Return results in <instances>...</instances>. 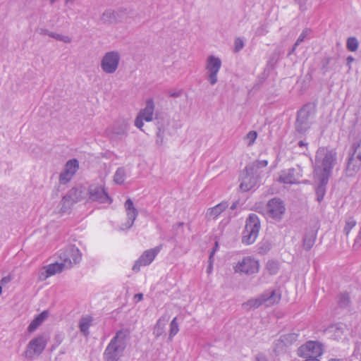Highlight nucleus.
Returning <instances> with one entry per match:
<instances>
[{"label":"nucleus","instance_id":"obj_1","mask_svg":"<svg viewBox=\"0 0 361 361\" xmlns=\"http://www.w3.org/2000/svg\"><path fill=\"white\" fill-rule=\"evenodd\" d=\"M336 160V153L325 147L317 151L314 177L321 178L322 181L329 179Z\"/></svg>","mask_w":361,"mask_h":361},{"label":"nucleus","instance_id":"obj_2","mask_svg":"<svg viewBox=\"0 0 361 361\" xmlns=\"http://www.w3.org/2000/svg\"><path fill=\"white\" fill-rule=\"evenodd\" d=\"M128 334L126 331H118L111 340L104 353L106 361H117L123 355L128 343Z\"/></svg>","mask_w":361,"mask_h":361},{"label":"nucleus","instance_id":"obj_3","mask_svg":"<svg viewBox=\"0 0 361 361\" xmlns=\"http://www.w3.org/2000/svg\"><path fill=\"white\" fill-rule=\"evenodd\" d=\"M281 294L279 290L269 288L263 292L259 296L251 298L247 302L243 303V309L250 310L257 309L262 305L270 307L277 304L281 300Z\"/></svg>","mask_w":361,"mask_h":361},{"label":"nucleus","instance_id":"obj_4","mask_svg":"<svg viewBox=\"0 0 361 361\" xmlns=\"http://www.w3.org/2000/svg\"><path fill=\"white\" fill-rule=\"evenodd\" d=\"M259 219L255 214H251L246 219L245 228L242 233V243L249 245L254 243L260 230Z\"/></svg>","mask_w":361,"mask_h":361},{"label":"nucleus","instance_id":"obj_5","mask_svg":"<svg viewBox=\"0 0 361 361\" xmlns=\"http://www.w3.org/2000/svg\"><path fill=\"white\" fill-rule=\"evenodd\" d=\"M221 66L222 62L219 57L211 54L206 58L204 68L207 80L211 85H214L218 82V73Z\"/></svg>","mask_w":361,"mask_h":361},{"label":"nucleus","instance_id":"obj_6","mask_svg":"<svg viewBox=\"0 0 361 361\" xmlns=\"http://www.w3.org/2000/svg\"><path fill=\"white\" fill-rule=\"evenodd\" d=\"M121 61V54L117 51L106 52L101 59L100 67L106 74H113L118 70Z\"/></svg>","mask_w":361,"mask_h":361},{"label":"nucleus","instance_id":"obj_7","mask_svg":"<svg viewBox=\"0 0 361 361\" xmlns=\"http://www.w3.org/2000/svg\"><path fill=\"white\" fill-rule=\"evenodd\" d=\"M235 273L245 275H252L259 272V261L252 257H245L239 260L233 267Z\"/></svg>","mask_w":361,"mask_h":361},{"label":"nucleus","instance_id":"obj_8","mask_svg":"<svg viewBox=\"0 0 361 361\" xmlns=\"http://www.w3.org/2000/svg\"><path fill=\"white\" fill-rule=\"evenodd\" d=\"M285 212V204L280 198H272L267 204L266 214L268 218L277 221H281Z\"/></svg>","mask_w":361,"mask_h":361},{"label":"nucleus","instance_id":"obj_9","mask_svg":"<svg viewBox=\"0 0 361 361\" xmlns=\"http://www.w3.org/2000/svg\"><path fill=\"white\" fill-rule=\"evenodd\" d=\"M81 253L80 250L75 245H69L63 250L59 251V260L62 264L66 263V260L70 262V268L74 264L80 262L81 260Z\"/></svg>","mask_w":361,"mask_h":361},{"label":"nucleus","instance_id":"obj_10","mask_svg":"<svg viewBox=\"0 0 361 361\" xmlns=\"http://www.w3.org/2000/svg\"><path fill=\"white\" fill-rule=\"evenodd\" d=\"M254 167H246L241 175L240 189L243 192H247L254 188L258 183V175L254 171Z\"/></svg>","mask_w":361,"mask_h":361},{"label":"nucleus","instance_id":"obj_11","mask_svg":"<svg viewBox=\"0 0 361 361\" xmlns=\"http://www.w3.org/2000/svg\"><path fill=\"white\" fill-rule=\"evenodd\" d=\"M322 353V345L317 341H312L301 345L298 350V355L302 357H317Z\"/></svg>","mask_w":361,"mask_h":361},{"label":"nucleus","instance_id":"obj_12","mask_svg":"<svg viewBox=\"0 0 361 361\" xmlns=\"http://www.w3.org/2000/svg\"><path fill=\"white\" fill-rule=\"evenodd\" d=\"M87 194L88 195V199L91 201L109 204L111 202V199L102 185L97 184L90 185Z\"/></svg>","mask_w":361,"mask_h":361},{"label":"nucleus","instance_id":"obj_13","mask_svg":"<svg viewBox=\"0 0 361 361\" xmlns=\"http://www.w3.org/2000/svg\"><path fill=\"white\" fill-rule=\"evenodd\" d=\"M128 129V123L126 121H121L108 128L106 133L111 140H119L127 135Z\"/></svg>","mask_w":361,"mask_h":361},{"label":"nucleus","instance_id":"obj_14","mask_svg":"<svg viewBox=\"0 0 361 361\" xmlns=\"http://www.w3.org/2000/svg\"><path fill=\"white\" fill-rule=\"evenodd\" d=\"M161 250V245L157 246L154 248L145 250L139 259L135 262L133 270L135 272L140 271L142 266H147L150 264L158 253Z\"/></svg>","mask_w":361,"mask_h":361},{"label":"nucleus","instance_id":"obj_15","mask_svg":"<svg viewBox=\"0 0 361 361\" xmlns=\"http://www.w3.org/2000/svg\"><path fill=\"white\" fill-rule=\"evenodd\" d=\"M79 169V161L76 159L68 160L64 165L59 175V182L61 184L68 183Z\"/></svg>","mask_w":361,"mask_h":361},{"label":"nucleus","instance_id":"obj_16","mask_svg":"<svg viewBox=\"0 0 361 361\" xmlns=\"http://www.w3.org/2000/svg\"><path fill=\"white\" fill-rule=\"evenodd\" d=\"M47 345V339L41 336L32 339L27 347L25 355L27 357H32L35 355H39L44 350Z\"/></svg>","mask_w":361,"mask_h":361},{"label":"nucleus","instance_id":"obj_17","mask_svg":"<svg viewBox=\"0 0 361 361\" xmlns=\"http://www.w3.org/2000/svg\"><path fill=\"white\" fill-rule=\"evenodd\" d=\"M310 113L305 108L300 109L298 114L295 128L300 133H305L312 123Z\"/></svg>","mask_w":361,"mask_h":361},{"label":"nucleus","instance_id":"obj_18","mask_svg":"<svg viewBox=\"0 0 361 361\" xmlns=\"http://www.w3.org/2000/svg\"><path fill=\"white\" fill-rule=\"evenodd\" d=\"M124 207L127 216V220L124 224L121 225V230L128 229L132 227L138 214L137 209L135 207L134 204L130 199H128L126 201Z\"/></svg>","mask_w":361,"mask_h":361},{"label":"nucleus","instance_id":"obj_19","mask_svg":"<svg viewBox=\"0 0 361 361\" xmlns=\"http://www.w3.org/2000/svg\"><path fill=\"white\" fill-rule=\"evenodd\" d=\"M301 175L295 172L294 169H288L280 172L278 181L283 184H298Z\"/></svg>","mask_w":361,"mask_h":361},{"label":"nucleus","instance_id":"obj_20","mask_svg":"<svg viewBox=\"0 0 361 361\" xmlns=\"http://www.w3.org/2000/svg\"><path fill=\"white\" fill-rule=\"evenodd\" d=\"M347 331L346 326L343 324H333L326 329V333L329 334L336 340L341 338L345 331Z\"/></svg>","mask_w":361,"mask_h":361},{"label":"nucleus","instance_id":"obj_21","mask_svg":"<svg viewBox=\"0 0 361 361\" xmlns=\"http://www.w3.org/2000/svg\"><path fill=\"white\" fill-rule=\"evenodd\" d=\"M298 338V335L295 334H288L282 335L276 343V351H280L283 349V346L290 345Z\"/></svg>","mask_w":361,"mask_h":361},{"label":"nucleus","instance_id":"obj_22","mask_svg":"<svg viewBox=\"0 0 361 361\" xmlns=\"http://www.w3.org/2000/svg\"><path fill=\"white\" fill-rule=\"evenodd\" d=\"M360 166H361V159L350 156L348 159L347 167H346L347 176H355L360 170Z\"/></svg>","mask_w":361,"mask_h":361},{"label":"nucleus","instance_id":"obj_23","mask_svg":"<svg viewBox=\"0 0 361 361\" xmlns=\"http://www.w3.org/2000/svg\"><path fill=\"white\" fill-rule=\"evenodd\" d=\"M226 202H222L217 205L207 209L206 216L209 219H216L227 207Z\"/></svg>","mask_w":361,"mask_h":361},{"label":"nucleus","instance_id":"obj_24","mask_svg":"<svg viewBox=\"0 0 361 361\" xmlns=\"http://www.w3.org/2000/svg\"><path fill=\"white\" fill-rule=\"evenodd\" d=\"M44 267L47 269V272L51 276L56 274L61 273L63 270L70 269V262L66 260V263L62 264L61 262L59 260V262L50 264Z\"/></svg>","mask_w":361,"mask_h":361},{"label":"nucleus","instance_id":"obj_25","mask_svg":"<svg viewBox=\"0 0 361 361\" xmlns=\"http://www.w3.org/2000/svg\"><path fill=\"white\" fill-rule=\"evenodd\" d=\"M169 319V317L167 315H163L157 320L153 329V335L155 338H159L164 334Z\"/></svg>","mask_w":361,"mask_h":361},{"label":"nucleus","instance_id":"obj_26","mask_svg":"<svg viewBox=\"0 0 361 361\" xmlns=\"http://www.w3.org/2000/svg\"><path fill=\"white\" fill-rule=\"evenodd\" d=\"M154 110V104L152 99H149L146 102L145 107L140 111L138 115L142 117L145 121L149 122L153 119Z\"/></svg>","mask_w":361,"mask_h":361},{"label":"nucleus","instance_id":"obj_27","mask_svg":"<svg viewBox=\"0 0 361 361\" xmlns=\"http://www.w3.org/2000/svg\"><path fill=\"white\" fill-rule=\"evenodd\" d=\"M317 230L311 228L305 233L303 238V247L306 250H310L315 243Z\"/></svg>","mask_w":361,"mask_h":361},{"label":"nucleus","instance_id":"obj_28","mask_svg":"<svg viewBox=\"0 0 361 361\" xmlns=\"http://www.w3.org/2000/svg\"><path fill=\"white\" fill-rule=\"evenodd\" d=\"M314 183L317 185L316 191H315L317 200L319 202H320L323 200L324 197L325 195L326 185L327 184L329 179H326L325 181H322V180L321 178H315L314 177Z\"/></svg>","mask_w":361,"mask_h":361},{"label":"nucleus","instance_id":"obj_29","mask_svg":"<svg viewBox=\"0 0 361 361\" xmlns=\"http://www.w3.org/2000/svg\"><path fill=\"white\" fill-rule=\"evenodd\" d=\"M48 316L49 312L47 310L43 311L42 313L38 314L36 317H35V319L31 322V323L28 326V331L30 332L35 331L37 329V327L40 326L46 319H47Z\"/></svg>","mask_w":361,"mask_h":361},{"label":"nucleus","instance_id":"obj_30","mask_svg":"<svg viewBox=\"0 0 361 361\" xmlns=\"http://www.w3.org/2000/svg\"><path fill=\"white\" fill-rule=\"evenodd\" d=\"M92 319L90 316H86L80 319L78 326L80 331L84 336L89 334V328L92 325Z\"/></svg>","mask_w":361,"mask_h":361},{"label":"nucleus","instance_id":"obj_31","mask_svg":"<svg viewBox=\"0 0 361 361\" xmlns=\"http://www.w3.org/2000/svg\"><path fill=\"white\" fill-rule=\"evenodd\" d=\"M169 340L171 341L173 337L178 333L179 331V326L177 322V317H174L170 323L169 325Z\"/></svg>","mask_w":361,"mask_h":361},{"label":"nucleus","instance_id":"obj_32","mask_svg":"<svg viewBox=\"0 0 361 361\" xmlns=\"http://www.w3.org/2000/svg\"><path fill=\"white\" fill-rule=\"evenodd\" d=\"M353 153L350 156L361 159V137L357 138L352 145Z\"/></svg>","mask_w":361,"mask_h":361},{"label":"nucleus","instance_id":"obj_33","mask_svg":"<svg viewBox=\"0 0 361 361\" xmlns=\"http://www.w3.org/2000/svg\"><path fill=\"white\" fill-rule=\"evenodd\" d=\"M126 171L123 168H119L116 170L114 180L117 184H122L126 179Z\"/></svg>","mask_w":361,"mask_h":361},{"label":"nucleus","instance_id":"obj_34","mask_svg":"<svg viewBox=\"0 0 361 361\" xmlns=\"http://www.w3.org/2000/svg\"><path fill=\"white\" fill-rule=\"evenodd\" d=\"M355 225L356 221L353 218H348L345 221V225L343 229L345 234L348 235L350 233V231L355 226Z\"/></svg>","mask_w":361,"mask_h":361},{"label":"nucleus","instance_id":"obj_35","mask_svg":"<svg viewBox=\"0 0 361 361\" xmlns=\"http://www.w3.org/2000/svg\"><path fill=\"white\" fill-rule=\"evenodd\" d=\"M347 48L350 51H355L358 48V41L355 37H349L347 40Z\"/></svg>","mask_w":361,"mask_h":361},{"label":"nucleus","instance_id":"obj_36","mask_svg":"<svg viewBox=\"0 0 361 361\" xmlns=\"http://www.w3.org/2000/svg\"><path fill=\"white\" fill-rule=\"evenodd\" d=\"M50 276V274L47 272V269L44 266L39 270L37 274L38 280L40 281H44Z\"/></svg>","mask_w":361,"mask_h":361},{"label":"nucleus","instance_id":"obj_37","mask_svg":"<svg viewBox=\"0 0 361 361\" xmlns=\"http://www.w3.org/2000/svg\"><path fill=\"white\" fill-rule=\"evenodd\" d=\"M267 269L270 274H275L279 269L278 263L274 261H269L267 264Z\"/></svg>","mask_w":361,"mask_h":361},{"label":"nucleus","instance_id":"obj_38","mask_svg":"<svg viewBox=\"0 0 361 361\" xmlns=\"http://www.w3.org/2000/svg\"><path fill=\"white\" fill-rule=\"evenodd\" d=\"M257 132L253 131V130L250 131L245 137V140L247 141V145H252L255 142V140L257 139Z\"/></svg>","mask_w":361,"mask_h":361},{"label":"nucleus","instance_id":"obj_39","mask_svg":"<svg viewBox=\"0 0 361 361\" xmlns=\"http://www.w3.org/2000/svg\"><path fill=\"white\" fill-rule=\"evenodd\" d=\"M156 142L158 145L161 146L164 144V132L161 129H159L157 133Z\"/></svg>","mask_w":361,"mask_h":361},{"label":"nucleus","instance_id":"obj_40","mask_svg":"<svg viewBox=\"0 0 361 361\" xmlns=\"http://www.w3.org/2000/svg\"><path fill=\"white\" fill-rule=\"evenodd\" d=\"M338 302L341 306L345 307L346 306L349 302V296L347 293H342L339 296Z\"/></svg>","mask_w":361,"mask_h":361},{"label":"nucleus","instance_id":"obj_41","mask_svg":"<svg viewBox=\"0 0 361 361\" xmlns=\"http://www.w3.org/2000/svg\"><path fill=\"white\" fill-rule=\"evenodd\" d=\"M30 154L35 157H39L42 154V148L37 145H32L30 147Z\"/></svg>","mask_w":361,"mask_h":361},{"label":"nucleus","instance_id":"obj_42","mask_svg":"<svg viewBox=\"0 0 361 361\" xmlns=\"http://www.w3.org/2000/svg\"><path fill=\"white\" fill-rule=\"evenodd\" d=\"M244 47L243 40L241 38H237L234 42V50L235 52H238Z\"/></svg>","mask_w":361,"mask_h":361},{"label":"nucleus","instance_id":"obj_43","mask_svg":"<svg viewBox=\"0 0 361 361\" xmlns=\"http://www.w3.org/2000/svg\"><path fill=\"white\" fill-rule=\"evenodd\" d=\"M267 29L265 25H260L256 30H255V35L257 36H262L264 35L267 33Z\"/></svg>","mask_w":361,"mask_h":361},{"label":"nucleus","instance_id":"obj_44","mask_svg":"<svg viewBox=\"0 0 361 361\" xmlns=\"http://www.w3.org/2000/svg\"><path fill=\"white\" fill-rule=\"evenodd\" d=\"M309 31L307 30H303L302 32L300 34L299 37L298 38L295 46H298L302 42L304 41L307 35H308Z\"/></svg>","mask_w":361,"mask_h":361},{"label":"nucleus","instance_id":"obj_45","mask_svg":"<svg viewBox=\"0 0 361 361\" xmlns=\"http://www.w3.org/2000/svg\"><path fill=\"white\" fill-rule=\"evenodd\" d=\"M143 121H145V119L142 117H140V115H137V116L136 117V118L135 120V126L137 128L142 129V128L144 125Z\"/></svg>","mask_w":361,"mask_h":361},{"label":"nucleus","instance_id":"obj_46","mask_svg":"<svg viewBox=\"0 0 361 361\" xmlns=\"http://www.w3.org/2000/svg\"><path fill=\"white\" fill-rule=\"evenodd\" d=\"M268 164V161L267 160H257L254 163V167L256 168H262L267 166Z\"/></svg>","mask_w":361,"mask_h":361},{"label":"nucleus","instance_id":"obj_47","mask_svg":"<svg viewBox=\"0 0 361 361\" xmlns=\"http://www.w3.org/2000/svg\"><path fill=\"white\" fill-rule=\"evenodd\" d=\"M215 250H216V249H214L210 254L209 263L207 268V273L209 274H210L212 272L213 264H212V255H213L214 252H215Z\"/></svg>","mask_w":361,"mask_h":361},{"label":"nucleus","instance_id":"obj_48","mask_svg":"<svg viewBox=\"0 0 361 361\" xmlns=\"http://www.w3.org/2000/svg\"><path fill=\"white\" fill-rule=\"evenodd\" d=\"M73 192L77 195V200H80L85 198V196L82 195V188H76Z\"/></svg>","mask_w":361,"mask_h":361},{"label":"nucleus","instance_id":"obj_49","mask_svg":"<svg viewBox=\"0 0 361 361\" xmlns=\"http://www.w3.org/2000/svg\"><path fill=\"white\" fill-rule=\"evenodd\" d=\"M59 41L69 44L72 42V38L68 35H61Z\"/></svg>","mask_w":361,"mask_h":361},{"label":"nucleus","instance_id":"obj_50","mask_svg":"<svg viewBox=\"0 0 361 361\" xmlns=\"http://www.w3.org/2000/svg\"><path fill=\"white\" fill-rule=\"evenodd\" d=\"M255 360L256 361H268L266 355L263 353H257L255 355Z\"/></svg>","mask_w":361,"mask_h":361},{"label":"nucleus","instance_id":"obj_51","mask_svg":"<svg viewBox=\"0 0 361 361\" xmlns=\"http://www.w3.org/2000/svg\"><path fill=\"white\" fill-rule=\"evenodd\" d=\"M360 245H361V227L359 231L358 235L355 240V244H354V246H357V247H359Z\"/></svg>","mask_w":361,"mask_h":361},{"label":"nucleus","instance_id":"obj_52","mask_svg":"<svg viewBox=\"0 0 361 361\" xmlns=\"http://www.w3.org/2000/svg\"><path fill=\"white\" fill-rule=\"evenodd\" d=\"M38 32L40 35H48L50 37L51 32L49 30H48L47 29L40 28L38 30Z\"/></svg>","mask_w":361,"mask_h":361},{"label":"nucleus","instance_id":"obj_53","mask_svg":"<svg viewBox=\"0 0 361 361\" xmlns=\"http://www.w3.org/2000/svg\"><path fill=\"white\" fill-rule=\"evenodd\" d=\"M142 298H143L142 293H137V294H135L134 296V300H135L136 302H140V300H142Z\"/></svg>","mask_w":361,"mask_h":361},{"label":"nucleus","instance_id":"obj_54","mask_svg":"<svg viewBox=\"0 0 361 361\" xmlns=\"http://www.w3.org/2000/svg\"><path fill=\"white\" fill-rule=\"evenodd\" d=\"M60 36H61V34H59V33H56V32H51L50 33V37L59 41L60 39Z\"/></svg>","mask_w":361,"mask_h":361},{"label":"nucleus","instance_id":"obj_55","mask_svg":"<svg viewBox=\"0 0 361 361\" xmlns=\"http://www.w3.org/2000/svg\"><path fill=\"white\" fill-rule=\"evenodd\" d=\"M11 280V276L4 277L1 279V284L7 283Z\"/></svg>","mask_w":361,"mask_h":361},{"label":"nucleus","instance_id":"obj_56","mask_svg":"<svg viewBox=\"0 0 361 361\" xmlns=\"http://www.w3.org/2000/svg\"><path fill=\"white\" fill-rule=\"evenodd\" d=\"M353 61H354V58L353 56H348L347 58V65L349 67V68H350V64L352 62H353Z\"/></svg>","mask_w":361,"mask_h":361},{"label":"nucleus","instance_id":"obj_57","mask_svg":"<svg viewBox=\"0 0 361 361\" xmlns=\"http://www.w3.org/2000/svg\"><path fill=\"white\" fill-rule=\"evenodd\" d=\"M299 146L300 147H307V142H305L303 141H300L299 143H298Z\"/></svg>","mask_w":361,"mask_h":361},{"label":"nucleus","instance_id":"obj_58","mask_svg":"<svg viewBox=\"0 0 361 361\" xmlns=\"http://www.w3.org/2000/svg\"><path fill=\"white\" fill-rule=\"evenodd\" d=\"M305 361H320V360L317 359V357H307Z\"/></svg>","mask_w":361,"mask_h":361},{"label":"nucleus","instance_id":"obj_59","mask_svg":"<svg viewBox=\"0 0 361 361\" xmlns=\"http://www.w3.org/2000/svg\"><path fill=\"white\" fill-rule=\"evenodd\" d=\"M298 47V46H295V44H294V46H293V47L292 48V49H291V50H290V54H293V53L295 51V49H296V47Z\"/></svg>","mask_w":361,"mask_h":361},{"label":"nucleus","instance_id":"obj_60","mask_svg":"<svg viewBox=\"0 0 361 361\" xmlns=\"http://www.w3.org/2000/svg\"><path fill=\"white\" fill-rule=\"evenodd\" d=\"M236 207H237V202H235V203H233V204L231 205V209H235Z\"/></svg>","mask_w":361,"mask_h":361},{"label":"nucleus","instance_id":"obj_61","mask_svg":"<svg viewBox=\"0 0 361 361\" xmlns=\"http://www.w3.org/2000/svg\"><path fill=\"white\" fill-rule=\"evenodd\" d=\"M328 361H343V360L341 359H338V358H331V359L329 360Z\"/></svg>","mask_w":361,"mask_h":361},{"label":"nucleus","instance_id":"obj_62","mask_svg":"<svg viewBox=\"0 0 361 361\" xmlns=\"http://www.w3.org/2000/svg\"><path fill=\"white\" fill-rule=\"evenodd\" d=\"M75 0H65V3L66 4H69V3H71L73 4Z\"/></svg>","mask_w":361,"mask_h":361},{"label":"nucleus","instance_id":"obj_63","mask_svg":"<svg viewBox=\"0 0 361 361\" xmlns=\"http://www.w3.org/2000/svg\"><path fill=\"white\" fill-rule=\"evenodd\" d=\"M59 0H49L50 4H54L56 2H57Z\"/></svg>","mask_w":361,"mask_h":361}]
</instances>
